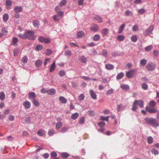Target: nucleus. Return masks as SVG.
<instances>
[{
    "label": "nucleus",
    "mask_w": 159,
    "mask_h": 159,
    "mask_svg": "<svg viewBox=\"0 0 159 159\" xmlns=\"http://www.w3.org/2000/svg\"><path fill=\"white\" fill-rule=\"evenodd\" d=\"M34 33L32 31L27 30L24 34H19L18 36L23 39H28L30 40H34L36 37L34 35Z\"/></svg>",
    "instance_id": "obj_1"
},
{
    "label": "nucleus",
    "mask_w": 159,
    "mask_h": 159,
    "mask_svg": "<svg viewBox=\"0 0 159 159\" xmlns=\"http://www.w3.org/2000/svg\"><path fill=\"white\" fill-rule=\"evenodd\" d=\"M145 120L147 124L152 125L153 127H156L159 125V124L156 119L146 117L145 119Z\"/></svg>",
    "instance_id": "obj_2"
},
{
    "label": "nucleus",
    "mask_w": 159,
    "mask_h": 159,
    "mask_svg": "<svg viewBox=\"0 0 159 159\" xmlns=\"http://www.w3.org/2000/svg\"><path fill=\"white\" fill-rule=\"evenodd\" d=\"M154 29V26L153 25L150 26L143 33V34L146 36L150 35Z\"/></svg>",
    "instance_id": "obj_3"
},
{
    "label": "nucleus",
    "mask_w": 159,
    "mask_h": 159,
    "mask_svg": "<svg viewBox=\"0 0 159 159\" xmlns=\"http://www.w3.org/2000/svg\"><path fill=\"white\" fill-rule=\"evenodd\" d=\"M64 13L63 12L59 11L57 13V15H55L53 17L54 20L56 21H58L61 18L63 15Z\"/></svg>",
    "instance_id": "obj_4"
},
{
    "label": "nucleus",
    "mask_w": 159,
    "mask_h": 159,
    "mask_svg": "<svg viewBox=\"0 0 159 159\" xmlns=\"http://www.w3.org/2000/svg\"><path fill=\"white\" fill-rule=\"evenodd\" d=\"M155 67L156 66L155 64L152 63L148 64L146 66V68L148 70L150 71L153 70L155 68Z\"/></svg>",
    "instance_id": "obj_5"
},
{
    "label": "nucleus",
    "mask_w": 159,
    "mask_h": 159,
    "mask_svg": "<svg viewBox=\"0 0 159 159\" xmlns=\"http://www.w3.org/2000/svg\"><path fill=\"white\" fill-rule=\"evenodd\" d=\"M29 98L32 101L36 99V95L33 92H30L28 94Z\"/></svg>",
    "instance_id": "obj_6"
},
{
    "label": "nucleus",
    "mask_w": 159,
    "mask_h": 159,
    "mask_svg": "<svg viewBox=\"0 0 159 159\" xmlns=\"http://www.w3.org/2000/svg\"><path fill=\"white\" fill-rule=\"evenodd\" d=\"M23 105L25 109H30L31 107L30 102L28 101H25L23 103Z\"/></svg>",
    "instance_id": "obj_7"
},
{
    "label": "nucleus",
    "mask_w": 159,
    "mask_h": 159,
    "mask_svg": "<svg viewBox=\"0 0 159 159\" xmlns=\"http://www.w3.org/2000/svg\"><path fill=\"white\" fill-rule=\"evenodd\" d=\"M146 110L151 113H155L157 112V110L154 108L147 107L146 108Z\"/></svg>",
    "instance_id": "obj_8"
},
{
    "label": "nucleus",
    "mask_w": 159,
    "mask_h": 159,
    "mask_svg": "<svg viewBox=\"0 0 159 159\" xmlns=\"http://www.w3.org/2000/svg\"><path fill=\"white\" fill-rule=\"evenodd\" d=\"M14 11L16 13H20L22 11V8L21 6H16L13 9Z\"/></svg>",
    "instance_id": "obj_9"
},
{
    "label": "nucleus",
    "mask_w": 159,
    "mask_h": 159,
    "mask_svg": "<svg viewBox=\"0 0 159 159\" xmlns=\"http://www.w3.org/2000/svg\"><path fill=\"white\" fill-rule=\"evenodd\" d=\"M134 74V70H131L126 73V76L128 78H131L132 77Z\"/></svg>",
    "instance_id": "obj_10"
},
{
    "label": "nucleus",
    "mask_w": 159,
    "mask_h": 159,
    "mask_svg": "<svg viewBox=\"0 0 159 159\" xmlns=\"http://www.w3.org/2000/svg\"><path fill=\"white\" fill-rule=\"evenodd\" d=\"M89 93L92 98L94 99H96L97 98L96 94L95 92L92 90H90Z\"/></svg>",
    "instance_id": "obj_11"
},
{
    "label": "nucleus",
    "mask_w": 159,
    "mask_h": 159,
    "mask_svg": "<svg viewBox=\"0 0 159 159\" xmlns=\"http://www.w3.org/2000/svg\"><path fill=\"white\" fill-rule=\"evenodd\" d=\"M79 60L80 62L83 63H85L87 61V59L84 56L80 57Z\"/></svg>",
    "instance_id": "obj_12"
},
{
    "label": "nucleus",
    "mask_w": 159,
    "mask_h": 159,
    "mask_svg": "<svg viewBox=\"0 0 159 159\" xmlns=\"http://www.w3.org/2000/svg\"><path fill=\"white\" fill-rule=\"evenodd\" d=\"M109 30L107 28L103 29L101 31V34L103 36H105L107 35Z\"/></svg>",
    "instance_id": "obj_13"
},
{
    "label": "nucleus",
    "mask_w": 159,
    "mask_h": 159,
    "mask_svg": "<svg viewBox=\"0 0 159 159\" xmlns=\"http://www.w3.org/2000/svg\"><path fill=\"white\" fill-rule=\"evenodd\" d=\"M56 93V90L54 89H48V94L50 95H54Z\"/></svg>",
    "instance_id": "obj_14"
},
{
    "label": "nucleus",
    "mask_w": 159,
    "mask_h": 159,
    "mask_svg": "<svg viewBox=\"0 0 159 159\" xmlns=\"http://www.w3.org/2000/svg\"><path fill=\"white\" fill-rule=\"evenodd\" d=\"M37 134H38L40 136H43L45 135L46 134V132L45 131L42 129H41L40 130H39L38 132H37Z\"/></svg>",
    "instance_id": "obj_15"
},
{
    "label": "nucleus",
    "mask_w": 159,
    "mask_h": 159,
    "mask_svg": "<svg viewBox=\"0 0 159 159\" xmlns=\"http://www.w3.org/2000/svg\"><path fill=\"white\" fill-rule=\"evenodd\" d=\"M105 68L107 70H112L114 68V66L112 64H108L106 65Z\"/></svg>",
    "instance_id": "obj_16"
},
{
    "label": "nucleus",
    "mask_w": 159,
    "mask_h": 159,
    "mask_svg": "<svg viewBox=\"0 0 159 159\" xmlns=\"http://www.w3.org/2000/svg\"><path fill=\"white\" fill-rule=\"evenodd\" d=\"M43 63L42 61L40 60H36L35 62V64L36 67H39Z\"/></svg>",
    "instance_id": "obj_17"
},
{
    "label": "nucleus",
    "mask_w": 159,
    "mask_h": 159,
    "mask_svg": "<svg viewBox=\"0 0 159 159\" xmlns=\"http://www.w3.org/2000/svg\"><path fill=\"white\" fill-rule=\"evenodd\" d=\"M84 35V32L82 31H79L77 34V36L78 38H81Z\"/></svg>",
    "instance_id": "obj_18"
},
{
    "label": "nucleus",
    "mask_w": 159,
    "mask_h": 159,
    "mask_svg": "<svg viewBox=\"0 0 159 159\" xmlns=\"http://www.w3.org/2000/svg\"><path fill=\"white\" fill-rule=\"evenodd\" d=\"M63 125V123L61 121H59L56 124V129H60Z\"/></svg>",
    "instance_id": "obj_19"
},
{
    "label": "nucleus",
    "mask_w": 159,
    "mask_h": 159,
    "mask_svg": "<svg viewBox=\"0 0 159 159\" xmlns=\"http://www.w3.org/2000/svg\"><path fill=\"white\" fill-rule=\"evenodd\" d=\"M59 100L63 103H66L67 101V99L63 96H60L59 97Z\"/></svg>",
    "instance_id": "obj_20"
},
{
    "label": "nucleus",
    "mask_w": 159,
    "mask_h": 159,
    "mask_svg": "<svg viewBox=\"0 0 159 159\" xmlns=\"http://www.w3.org/2000/svg\"><path fill=\"white\" fill-rule=\"evenodd\" d=\"M6 6H7V9H10V6H11L12 5V2L10 0H7L6 1Z\"/></svg>",
    "instance_id": "obj_21"
},
{
    "label": "nucleus",
    "mask_w": 159,
    "mask_h": 159,
    "mask_svg": "<svg viewBox=\"0 0 159 159\" xmlns=\"http://www.w3.org/2000/svg\"><path fill=\"white\" fill-rule=\"evenodd\" d=\"M94 18L99 23H102L103 22L102 18L99 16H95Z\"/></svg>",
    "instance_id": "obj_22"
},
{
    "label": "nucleus",
    "mask_w": 159,
    "mask_h": 159,
    "mask_svg": "<svg viewBox=\"0 0 159 159\" xmlns=\"http://www.w3.org/2000/svg\"><path fill=\"white\" fill-rule=\"evenodd\" d=\"M32 23L34 26L35 27H39V21L37 20H35L32 21Z\"/></svg>",
    "instance_id": "obj_23"
},
{
    "label": "nucleus",
    "mask_w": 159,
    "mask_h": 159,
    "mask_svg": "<svg viewBox=\"0 0 159 159\" xmlns=\"http://www.w3.org/2000/svg\"><path fill=\"white\" fill-rule=\"evenodd\" d=\"M137 104L141 107H143L144 106V102L141 100H137V102H136Z\"/></svg>",
    "instance_id": "obj_24"
},
{
    "label": "nucleus",
    "mask_w": 159,
    "mask_h": 159,
    "mask_svg": "<svg viewBox=\"0 0 159 159\" xmlns=\"http://www.w3.org/2000/svg\"><path fill=\"white\" fill-rule=\"evenodd\" d=\"M55 62L54 61L53 62L50 66L49 70L50 72H52L55 70Z\"/></svg>",
    "instance_id": "obj_25"
},
{
    "label": "nucleus",
    "mask_w": 159,
    "mask_h": 159,
    "mask_svg": "<svg viewBox=\"0 0 159 159\" xmlns=\"http://www.w3.org/2000/svg\"><path fill=\"white\" fill-rule=\"evenodd\" d=\"M133 14V13L131 11H130L129 10H126L125 12V16H131Z\"/></svg>",
    "instance_id": "obj_26"
},
{
    "label": "nucleus",
    "mask_w": 159,
    "mask_h": 159,
    "mask_svg": "<svg viewBox=\"0 0 159 159\" xmlns=\"http://www.w3.org/2000/svg\"><path fill=\"white\" fill-rule=\"evenodd\" d=\"M120 87L123 90H129V87L128 85L125 84H121Z\"/></svg>",
    "instance_id": "obj_27"
},
{
    "label": "nucleus",
    "mask_w": 159,
    "mask_h": 159,
    "mask_svg": "<svg viewBox=\"0 0 159 159\" xmlns=\"http://www.w3.org/2000/svg\"><path fill=\"white\" fill-rule=\"evenodd\" d=\"M99 27L96 25H94L90 28V30L92 31L96 32L98 30Z\"/></svg>",
    "instance_id": "obj_28"
},
{
    "label": "nucleus",
    "mask_w": 159,
    "mask_h": 159,
    "mask_svg": "<svg viewBox=\"0 0 159 159\" xmlns=\"http://www.w3.org/2000/svg\"><path fill=\"white\" fill-rule=\"evenodd\" d=\"M79 116V114L77 113L72 114L71 116V118L73 120H75Z\"/></svg>",
    "instance_id": "obj_29"
},
{
    "label": "nucleus",
    "mask_w": 159,
    "mask_h": 159,
    "mask_svg": "<svg viewBox=\"0 0 159 159\" xmlns=\"http://www.w3.org/2000/svg\"><path fill=\"white\" fill-rule=\"evenodd\" d=\"M153 48V46L152 45H150L146 47L145 48V50L146 52H149L151 51Z\"/></svg>",
    "instance_id": "obj_30"
},
{
    "label": "nucleus",
    "mask_w": 159,
    "mask_h": 159,
    "mask_svg": "<svg viewBox=\"0 0 159 159\" xmlns=\"http://www.w3.org/2000/svg\"><path fill=\"white\" fill-rule=\"evenodd\" d=\"M5 95L4 92L0 93V99L1 101H3L5 98Z\"/></svg>",
    "instance_id": "obj_31"
},
{
    "label": "nucleus",
    "mask_w": 159,
    "mask_h": 159,
    "mask_svg": "<svg viewBox=\"0 0 159 159\" xmlns=\"http://www.w3.org/2000/svg\"><path fill=\"white\" fill-rule=\"evenodd\" d=\"M32 102L35 107H39L40 105L39 102L36 99L32 101Z\"/></svg>",
    "instance_id": "obj_32"
},
{
    "label": "nucleus",
    "mask_w": 159,
    "mask_h": 159,
    "mask_svg": "<svg viewBox=\"0 0 159 159\" xmlns=\"http://www.w3.org/2000/svg\"><path fill=\"white\" fill-rule=\"evenodd\" d=\"M147 63V60L144 59H143L140 60V63L141 64V65L142 66H144Z\"/></svg>",
    "instance_id": "obj_33"
},
{
    "label": "nucleus",
    "mask_w": 159,
    "mask_h": 159,
    "mask_svg": "<svg viewBox=\"0 0 159 159\" xmlns=\"http://www.w3.org/2000/svg\"><path fill=\"white\" fill-rule=\"evenodd\" d=\"M100 36L98 34L95 35L93 37V40L94 41H98L100 39Z\"/></svg>",
    "instance_id": "obj_34"
},
{
    "label": "nucleus",
    "mask_w": 159,
    "mask_h": 159,
    "mask_svg": "<svg viewBox=\"0 0 159 159\" xmlns=\"http://www.w3.org/2000/svg\"><path fill=\"white\" fill-rule=\"evenodd\" d=\"M137 102V100H136L133 103V107L132 108V110L133 111H135L137 108V105H138L137 104V103H136Z\"/></svg>",
    "instance_id": "obj_35"
},
{
    "label": "nucleus",
    "mask_w": 159,
    "mask_h": 159,
    "mask_svg": "<svg viewBox=\"0 0 159 159\" xmlns=\"http://www.w3.org/2000/svg\"><path fill=\"white\" fill-rule=\"evenodd\" d=\"M124 76V74L123 72H121L120 73H119L117 76H116V79L117 80H120Z\"/></svg>",
    "instance_id": "obj_36"
},
{
    "label": "nucleus",
    "mask_w": 159,
    "mask_h": 159,
    "mask_svg": "<svg viewBox=\"0 0 159 159\" xmlns=\"http://www.w3.org/2000/svg\"><path fill=\"white\" fill-rule=\"evenodd\" d=\"M125 24H123L121 25L119 29L118 30V33H120L122 32L123 31V29L125 26Z\"/></svg>",
    "instance_id": "obj_37"
},
{
    "label": "nucleus",
    "mask_w": 159,
    "mask_h": 159,
    "mask_svg": "<svg viewBox=\"0 0 159 159\" xmlns=\"http://www.w3.org/2000/svg\"><path fill=\"white\" fill-rule=\"evenodd\" d=\"M110 117L109 116H108L106 117H104L103 116H101L99 118L100 120H104L107 122L108 121V118Z\"/></svg>",
    "instance_id": "obj_38"
},
{
    "label": "nucleus",
    "mask_w": 159,
    "mask_h": 159,
    "mask_svg": "<svg viewBox=\"0 0 159 159\" xmlns=\"http://www.w3.org/2000/svg\"><path fill=\"white\" fill-rule=\"evenodd\" d=\"M10 112V110L7 109L5 110L3 112L4 115H2L3 118L6 117V115L8 114Z\"/></svg>",
    "instance_id": "obj_39"
},
{
    "label": "nucleus",
    "mask_w": 159,
    "mask_h": 159,
    "mask_svg": "<svg viewBox=\"0 0 159 159\" xmlns=\"http://www.w3.org/2000/svg\"><path fill=\"white\" fill-rule=\"evenodd\" d=\"M72 55V52L70 50H67L65 53V55L69 57L70 56Z\"/></svg>",
    "instance_id": "obj_40"
},
{
    "label": "nucleus",
    "mask_w": 159,
    "mask_h": 159,
    "mask_svg": "<svg viewBox=\"0 0 159 159\" xmlns=\"http://www.w3.org/2000/svg\"><path fill=\"white\" fill-rule=\"evenodd\" d=\"M137 39V36L135 35H133L131 37V41L134 42H136Z\"/></svg>",
    "instance_id": "obj_41"
},
{
    "label": "nucleus",
    "mask_w": 159,
    "mask_h": 159,
    "mask_svg": "<svg viewBox=\"0 0 159 159\" xmlns=\"http://www.w3.org/2000/svg\"><path fill=\"white\" fill-rule=\"evenodd\" d=\"M28 60V58L27 57L25 56L23 57L21 60V61L24 63H26L27 62Z\"/></svg>",
    "instance_id": "obj_42"
},
{
    "label": "nucleus",
    "mask_w": 159,
    "mask_h": 159,
    "mask_svg": "<svg viewBox=\"0 0 159 159\" xmlns=\"http://www.w3.org/2000/svg\"><path fill=\"white\" fill-rule=\"evenodd\" d=\"M124 109V107L121 104L118 105L117 107V110L118 111H120Z\"/></svg>",
    "instance_id": "obj_43"
},
{
    "label": "nucleus",
    "mask_w": 159,
    "mask_h": 159,
    "mask_svg": "<svg viewBox=\"0 0 159 159\" xmlns=\"http://www.w3.org/2000/svg\"><path fill=\"white\" fill-rule=\"evenodd\" d=\"M117 38L120 41H122L125 39V37L122 35H119L118 36Z\"/></svg>",
    "instance_id": "obj_44"
},
{
    "label": "nucleus",
    "mask_w": 159,
    "mask_h": 159,
    "mask_svg": "<svg viewBox=\"0 0 159 159\" xmlns=\"http://www.w3.org/2000/svg\"><path fill=\"white\" fill-rule=\"evenodd\" d=\"M3 20L6 22L8 19V15L7 14H4L3 17Z\"/></svg>",
    "instance_id": "obj_45"
},
{
    "label": "nucleus",
    "mask_w": 159,
    "mask_h": 159,
    "mask_svg": "<svg viewBox=\"0 0 159 159\" xmlns=\"http://www.w3.org/2000/svg\"><path fill=\"white\" fill-rule=\"evenodd\" d=\"M61 157L63 158H66L69 156L68 153L66 152H63L61 154Z\"/></svg>",
    "instance_id": "obj_46"
},
{
    "label": "nucleus",
    "mask_w": 159,
    "mask_h": 159,
    "mask_svg": "<svg viewBox=\"0 0 159 159\" xmlns=\"http://www.w3.org/2000/svg\"><path fill=\"white\" fill-rule=\"evenodd\" d=\"M98 125L100 127L102 128L104 127L106 125L105 122L104 121H101L98 123Z\"/></svg>",
    "instance_id": "obj_47"
},
{
    "label": "nucleus",
    "mask_w": 159,
    "mask_h": 159,
    "mask_svg": "<svg viewBox=\"0 0 159 159\" xmlns=\"http://www.w3.org/2000/svg\"><path fill=\"white\" fill-rule=\"evenodd\" d=\"M85 96L83 94H80L78 97V100L79 101L83 100Z\"/></svg>",
    "instance_id": "obj_48"
},
{
    "label": "nucleus",
    "mask_w": 159,
    "mask_h": 159,
    "mask_svg": "<svg viewBox=\"0 0 159 159\" xmlns=\"http://www.w3.org/2000/svg\"><path fill=\"white\" fill-rule=\"evenodd\" d=\"M113 89H111L107 91L106 92V94L107 95H110L112 93H113Z\"/></svg>",
    "instance_id": "obj_49"
},
{
    "label": "nucleus",
    "mask_w": 159,
    "mask_h": 159,
    "mask_svg": "<svg viewBox=\"0 0 159 159\" xmlns=\"http://www.w3.org/2000/svg\"><path fill=\"white\" fill-rule=\"evenodd\" d=\"M152 152L153 154H154L155 155H158L159 154L158 151L154 148L152 149Z\"/></svg>",
    "instance_id": "obj_50"
},
{
    "label": "nucleus",
    "mask_w": 159,
    "mask_h": 159,
    "mask_svg": "<svg viewBox=\"0 0 159 159\" xmlns=\"http://www.w3.org/2000/svg\"><path fill=\"white\" fill-rule=\"evenodd\" d=\"M43 48V47L41 45H38L36 47V49L37 50L39 51L42 49Z\"/></svg>",
    "instance_id": "obj_51"
},
{
    "label": "nucleus",
    "mask_w": 159,
    "mask_h": 159,
    "mask_svg": "<svg viewBox=\"0 0 159 159\" xmlns=\"http://www.w3.org/2000/svg\"><path fill=\"white\" fill-rule=\"evenodd\" d=\"M147 140L149 143L151 144L153 142V139L152 137L150 136L148 138Z\"/></svg>",
    "instance_id": "obj_52"
},
{
    "label": "nucleus",
    "mask_w": 159,
    "mask_h": 159,
    "mask_svg": "<svg viewBox=\"0 0 159 159\" xmlns=\"http://www.w3.org/2000/svg\"><path fill=\"white\" fill-rule=\"evenodd\" d=\"M88 115L90 116H93L95 115V113L93 111H88Z\"/></svg>",
    "instance_id": "obj_53"
},
{
    "label": "nucleus",
    "mask_w": 159,
    "mask_h": 159,
    "mask_svg": "<svg viewBox=\"0 0 159 159\" xmlns=\"http://www.w3.org/2000/svg\"><path fill=\"white\" fill-rule=\"evenodd\" d=\"M84 117H82L80 119L79 122L81 124H83L84 122Z\"/></svg>",
    "instance_id": "obj_54"
},
{
    "label": "nucleus",
    "mask_w": 159,
    "mask_h": 159,
    "mask_svg": "<svg viewBox=\"0 0 159 159\" xmlns=\"http://www.w3.org/2000/svg\"><path fill=\"white\" fill-rule=\"evenodd\" d=\"M149 105L152 107H154L156 105V102L153 101H151L149 102Z\"/></svg>",
    "instance_id": "obj_55"
},
{
    "label": "nucleus",
    "mask_w": 159,
    "mask_h": 159,
    "mask_svg": "<svg viewBox=\"0 0 159 159\" xmlns=\"http://www.w3.org/2000/svg\"><path fill=\"white\" fill-rule=\"evenodd\" d=\"M8 119L10 121H12L15 119L14 116L12 115H10L9 116Z\"/></svg>",
    "instance_id": "obj_56"
},
{
    "label": "nucleus",
    "mask_w": 159,
    "mask_h": 159,
    "mask_svg": "<svg viewBox=\"0 0 159 159\" xmlns=\"http://www.w3.org/2000/svg\"><path fill=\"white\" fill-rule=\"evenodd\" d=\"M55 133V130H50L48 131V134L49 136H51L52 135Z\"/></svg>",
    "instance_id": "obj_57"
},
{
    "label": "nucleus",
    "mask_w": 159,
    "mask_h": 159,
    "mask_svg": "<svg viewBox=\"0 0 159 159\" xmlns=\"http://www.w3.org/2000/svg\"><path fill=\"white\" fill-rule=\"evenodd\" d=\"M52 53V51L49 49H47L46 51V53L48 55H50Z\"/></svg>",
    "instance_id": "obj_58"
},
{
    "label": "nucleus",
    "mask_w": 159,
    "mask_h": 159,
    "mask_svg": "<svg viewBox=\"0 0 159 159\" xmlns=\"http://www.w3.org/2000/svg\"><path fill=\"white\" fill-rule=\"evenodd\" d=\"M142 88L144 90H146L148 89V85L146 84H142Z\"/></svg>",
    "instance_id": "obj_59"
},
{
    "label": "nucleus",
    "mask_w": 159,
    "mask_h": 159,
    "mask_svg": "<svg viewBox=\"0 0 159 159\" xmlns=\"http://www.w3.org/2000/svg\"><path fill=\"white\" fill-rule=\"evenodd\" d=\"M59 74L60 76H63L65 74V72L64 70H61L59 71Z\"/></svg>",
    "instance_id": "obj_60"
},
{
    "label": "nucleus",
    "mask_w": 159,
    "mask_h": 159,
    "mask_svg": "<svg viewBox=\"0 0 159 159\" xmlns=\"http://www.w3.org/2000/svg\"><path fill=\"white\" fill-rule=\"evenodd\" d=\"M41 93H47L48 94V89L47 90L45 88H43L41 90Z\"/></svg>",
    "instance_id": "obj_61"
},
{
    "label": "nucleus",
    "mask_w": 159,
    "mask_h": 159,
    "mask_svg": "<svg viewBox=\"0 0 159 159\" xmlns=\"http://www.w3.org/2000/svg\"><path fill=\"white\" fill-rule=\"evenodd\" d=\"M18 41V39L16 38L15 37L13 38L12 40V42L13 44L14 45H16V43Z\"/></svg>",
    "instance_id": "obj_62"
},
{
    "label": "nucleus",
    "mask_w": 159,
    "mask_h": 159,
    "mask_svg": "<svg viewBox=\"0 0 159 159\" xmlns=\"http://www.w3.org/2000/svg\"><path fill=\"white\" fill-rule=\"evenodd\" d=\"M57 155V153L55 152H52L51 154V156L52 157H56Z\"/></svg>",
    "instance_id": "obj_63"
},
{
    "label": "nucleus",
    "mask_w": 159,
    "mask_h": 159,
    "mask_svg": "<svg viewBox=\"0 0 159 159\" xmlns=\"http://www.w3.org/2000/svg\"><path fill=\"white\" fill-rule=\"evenodd\" d=\"M50 42V40L49 38H45L43 42H44L45 43H49Z\"/></svg>",
    "instance_id": "obj_64"
}]
</instances>
